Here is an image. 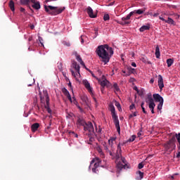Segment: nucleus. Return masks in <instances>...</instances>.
Segmentation results:
<instances>
[{"label":"nucleus","instance_id":"37998d69","mask_svg":"<svg viewBox=\"0 0 180 180\" xmlns=\"http://www.w3.org/2000/svg\"><path fill=\"white\" fill-rule=\"evenodd\" d=\"M86 38V37L85 35H82L80 37L82 44H84V40H85Z\"/></svg>","mask_w":180,"mask_h":180},{"label":"nucleus","instance_id":"72a5a7b5","mask_svg":"<svg viewBox=\"0 0 180 180\" xmlns=\"http://www.w3.org/2000/svg\"><path fill=\"white\" fill-rule=\"evenodd\" d=\"M110 110L111 113L116 112V110L115 109V105H113V104L110 105Z\"/></svg>","mask_w":180,"mask_h":180},{"label":"nucleus","instance_id":"cd10ccee","mask_svg":"<svg viewBox=\"0 0 180 180\" xmlns=\"http://www.w3.org/2000/svg\"><path fill=\"white\" fill-rule=\"evenodd\" d=\"M139 30H140V32H146V30H150V26L149 25H143L140 27Z\"/></svg>","mask_w":180,"mask_h":180},{"label":"nucleus","instance_id":"0eeeda50","mask_svg":"<svg viewBox=\"0 0 180 180\" xmlns=\"http://www.w3.org/2000/svg\"><path fill=\"white\" fill-rule=\"evenodd\" d=\"M62 92L64 94V95H65V96H67V98L69 99V101L72 103H74V105H77V108L79 109H80V110H81V107H79V105H78V102L77 101V99H75V97L71 98V94H70V91H68V90H67V89L63 88L62 89Z\"/></svg>","mask_w":180,"mask_h":180},{"label":"nucleus","instance_id":"f03ea898","mask_svg":"<svg viewBox=\"0 0 180 180\" xmlns=\"http://www.w3.org/2000/svg\"><path fill=\"white\" fill-rule=\"evenodd\" d=\"M72 67L75 70V72H74V70L72 69H70V72H72V77H74V78H75L76 81H77V82H80L79 79L81 78V73H79V70H80V67L79 65H78V63H77L76 61H73L72 63Z\"/></svg>","mask_w":180,"mask_h":180},{"label":"nucleus","instance_id":"2f4dec72","mask_svg":"<svg viewBox=\"0 0 180 180\" xmlns=\"http://www.w3.org/2000/svg\"><path fill=\"white\" fill-rule=\"evenodd\" d=\"M116 108H117L118 110L120 112H121L122 110V106L120 105V102H117V101H115V103Z\"/></svg>","mask_w":180,"mask_h":180},{"label":"nucleus","instance_id":"3c124183","mask_svg":"<svg viewBox=\"0 0 180 180\" xmlns=\"http://www.w3.org/2000/svg\"><path fill=\"white\" fill-rule=\"evenodd\" d=\"M71 133H72V134H74V136H75V137L76 139H78V135H77V134H75V132L72 131Z\"/></svg>","mask_w":180,"mask_h":180},{"label":"nucleus","instance_id":"412c9836","mask_svg":"<svg viewBox=\"0 0 180 180\" xmlns=\"http://www.w3.org/2000/svg\"><path fill=\"white\" fill-rule=\"evenodd\" d=\"M137 176L136 177V180H141L144 178V173L141 172V171L139 170L136 172Z\"/></svg>","mask_w":180,"mask_h":180},{"label":"nucleus","instance_id":"393cba45","mask_svg":"<svg viewBox=\"0 0 180 180\" xmlns=\"http://www.w3.org/2000/svg\"><path fill=\"white\" fill-rule=\"evenodd\" d=\"M77 124L79 126H83V127H85V125L86 124V122H85V120H84V119L82 118H79L77 120Z\"/></svg>","mask_w":180,"mask_h":180},{"label":"nucleus","instance_id":"20e7f679","mask_svg":"<svg viewBox=\"0 0 180 180\" xmlns=\"http://www.w3.org/2000/svg\"><path fill=\"white\" fill-rule=\"evenodd\" d=\"M44 9L47 13H49L51 15H60V13H62L63 11L65 9V7L60 8L57 9V7L52 6H44ZM50 9V10H49ZM54 9H56L54 11ZM50 11H54L53 12H51Z\"/></svg>","mask_w":180,"mask_h":180},{"label":"nucleus","instance_id":"e2e57ef3","mask_svg":"<svg viewBox=\"0 0 180 180\" xmlns=\"http://www.w3.org/2000/svg\"><path fill=\"white\" fill-rule=\"evenodd\" d=\"M111 147H113V141H110V144H109Z\"/></svg>","mask_w":180,"mask_h":180},{"label":"nucleus","instance_id":"4c0bfd02","mask_svg":"<svg viewBox=\"0 0 180 180\" xmlns=\"http://www.w3.org/2000/svg\"><path fill=\"white\" fill-rule=\"evenodd\" d=\"M82 99L84 101V102H85V103H88V102H89L88 96H84L83 97H82Z\"/></svg>","mask_w":180,"mask_h":180},{"label":"nucleus","instance_id":"4468645a","mask_svg":"<svg viewBox=\"0 0 180 180\" xmlns=\"http://www.w3.org/2000/svg\"><path fill=\"white\" fill-rule=\"evenodd\" d=\"M83 85H84L86 89L89 91V94H91V95H94V93L92 92V87L91 86V84H89V82L86 79H84L82 81Z\"/></svg>","mask_w":180,"mask_h":180},{"label":"nucleus","instance_id":"a19ab883","mask_svg":"<svg viewBox=\"0 0 180 180\" xmlns=\"http://www.w3.org/2000/svg\"><path fill=\"white\" fill-rule=\"evenodd\" d=\"M137 94L139 95V96H143L144 95V90L141 89L138 91Z\"/></svg>","mask_w":180,"mask_h":180},{"label":"nucleus","instance_id":"e433bc0d","mask_svg":"<svg viewBox=\"0 0 180 180\" xmlns=\"http://www.w3.org/2000/svg\"><path fill=\"white\" fill-rule=\"evenodd\" d=\"M141 108L143 110V112L145 113V115H147V111H146V108H144V102L141 103Z\"/></svg>","mask_w":180,"mask_h":180},{"label":"nucleus","instance_id":"bf43d9fd","mask_svg":"<svg viewBox=\"0 0 180 180\" xmlns=\"http://www.w3.org/2000/svg\"><path fill=\"white\" fill-rule=\"evenodd\" d=\"M58 64H60V68H59V70H60V71H61V70H63V67L61 66V63H59Z\"/></svg>","mask_w":180,"mask_h":180},{"label":"nucleus","instance_id":"f257e3e1","mask_svg":"<svg viewBox=\"0 0 180 180\" xmlns=\"http://www.w3.org/2000/svg\"><path fill=\"white\" fill-rule=\"evenodd\" d=\"M96 53L98 54V57L101 58V61L104 63V64H108L110 60L109 54L110 56H113V49L110 47L108 44L101 45L98 46Z\"/></svg>","mask_w":180,"mask_h":180},{"label":"nucleus","instance_id":"423d86ee","mask_svg":"<svg viewBox=\"0 0 180 180\" xmlns=\"http://www.w3.org/2000/svg\"><path fill=\"white\" fill-rule=\"evenodd\" d=\"M153 101L155 102H159L158 105V110H161L162 109V106L164 105V98L161 96L159 94H155L153 95Z\"/></svg>","mask_w":180,"mask_h":180},{"label":"nucleus","instance_id":"c85d7f7f","mask_svg":"<svg viewBox=\"0 0 180 180\" xmlns=\"http://www.w3.org/2000/svg\"><path fill=\"white\" fill-rule=\"evenodd\" d=\"M167 67H171L174 64V59L169 58L167 60Z\"/></svg>","mask_w":180,"mask_h":180},{"label":"nucleus","instance_id":"09e8293b","mask_svg":"<svg viewBox=\"0 0 180 180\" xmlns=\"http://www.w3.org/2000/svg\"><path fill=\"white\" fill-rule=\"evenodd\" d=\"M135 108H136V105H134V104H131V105L129 106L130 110H133V109H135Z\"/></svg>","mask_w":180,"mask_h":180},{"label":"nucleus","instance_id":"a211bd4d","mask_svg":"<svg viewBox=\"0 0 180 180\" xmlns=\"http://www.w3.org/2000/svg\"><path fill=\"white\" fill-rule=\"evenodd\" d=\"M20 2L21 5H25L26 6H28L30 10L33 11L32 8H30V4H32V0H20Z\"/></svg>","mask_w":180,"mask_h":180},{"label":"nucleus","instance_id":"0e129e2a","mask_svg":"<svg viewBox=\"0 0 180 180\" xmlns=\"http://www.w3.org/2000/svg\"><path fill=\"white\" fill-rule=\"evenodd\" d=\"M103 147H106V143H105V142H103Z\"/></svg>","mask_w":180,"mask_h":180},{"label":"nucleus","instance_id":"9b49d317","mask_svg":"<svg viewBox=\"0 0 180 180\" xmlns=\"http://www.w3.org/2000/svg\"><path fill=\"white\" fill-rule=\"evenodd\" d=\"M164 147L166 151L171 152L174 148H175V143H174V141L171 139L165 144Z\"/></svg>","mask_w":180,"mask_h":180},{"label":"nucleus","instance_id":"f704fd0d","mask_svg":"<svg viewBox=\"0 0 180 180\" xmlns=\"http://www.w3.org/2000/svg\"><path fill=\"white\" fill-rule=\"evenodd\" d=\"M104 150H105V151L107 153H109L110 155H111V157H113V153H112V151L109 150V148H108V146L104 147Z\"/></svg>","mask_w":180,"mask_h":180},{"label":"nucleus","instance_id":"c756f323","mask_svg":"<svg viewBox=\"0 0 180 180\" xmlns=\"http://www.w3.org/2000/svg\"><path fill=\"white\" fill-rule=\"evenodd\" d=\"M165 23H168L169 25H174L175 21L172 20L171 18H168V20H166Z\"/></svg>","mask_w":180,"mask_h":180},{"label":"nucleus","instance_id":"bb28decb","mask_svg":"<svg viewBox=\"0 0 180 180\" xmlns=\"http://www.w3.org/2000/svg\"><path fill=\"white\" fill-rule=\"evenodd\" d=\"M9 8L12 11V12H15V3L12 0L10 1Z\"/></svg>","mask_w":180,"mask_h":180},{"label":"nucleus","instance_id":"ddd939ff","mask_svg":"<svg viewBox=\"0 0 180 180\" xmlns=\"http://www.w3.org/2000/svg\"><path fill=\"white\" fill-rule=\"evenodd\" d=\"M84 131H89V133H94L95 131V129L94 128V124L91 122L86 123L84 127Z\"/></svg>","mask_w":180,"mask_h":180},{"label":"nucleus","instance_id":"774afa93","mask_svg":"<svg viewBox=\"0 0 180 180\" xmlns=\"http://www.w3.org/2000/svg\"><path fill=\"white\" fill-rule=\"evenodd\" d=\"M30 27L31 29H34V25H31Z\"/></svg>","mask_w":180,"mask_h":180},{"label":"nucleus","instance_id":"de8ad7c7","mask_svg":"<svg viewBox=\"0 0 180 180\" xmlns=\"http://www.w3.org/2000/svg\"><path fill=\"white\" fill-rule=\"evenodd\" d=\"M139 169H141L142 168H144V165H143V162H140L138 165Z\"/></svg>","mask_w":180,"mask_h":180},{"label":"nucleus","instance_id":"864d4df0","mask_svg":"<svg viewBox=\"0 0 180 180\" xmlns=\"http://www.w3.org/2000/svg\"><path fill=\"white\" fill-rule=\"evenodd\" d=\"M131 66H132V67H137V65H136V63L133 62V63H131Z\"/></svg>","mask_w":180,"mask_h":180},{"label":"nucleus","instance_id":"338daca9","mask_svg":"<svg viewBox=\"0 0 180 180\" xmlns=\"http://www.w3.org/2000/svg\"><path fill=\"white\" fill-rule=\"evenodd\" d=\"M66 46H68V47H70V43H66Z\"/></svg>","mask_w":180,"mask_h":180},{"label":"nucleus","instance_id":"052dcab7","mask_svg":"<svg viewBox=\"0 0 180 180\" xmlns=\"http://www.w3.org/2000/svg\"><path fill=\"white\" fill-rule=\"evenodd\" d=\"M123 75H124V77H129V75H130V73H127V74Z\"/></svg>","mask_w":180,"mask_h":180},{"label":"nucleus","instance_id":"79ce46f5","mask_svg":"<svg viewBox=\"0 0 180 180\" xmlns=\"http://www.w3.org/2000/svg\"><path fill=\"white\" fill-rule=\"evenodd\" d=\"M120 25H130V21L122 20V21L120 22Z\"/></svg>","mask_w":180,"mask_h":180},{"label":"nucleus","instance_id":"6ab92c4d","mask_svg":"<svg viewBox=\"0 0 180 180\" xmlns=\"http://www.w3.org/2000/svg\"><path fill=\"white\" fill-rule=\"evenodd\" d=\"M75 56L77 61H78V63H79L81 64V65H83L84 67H85V63L82 60L81 56L78 55V53L77 52L75 53Z\"/></svg>","mask_w":180,"mask_h":180},{"label":"nucleus","instance_id":"6e6d98bb","mask_svg":"<svg viewBox=\"0 0 180 180\" xmlns=\"http://www.w3.org/2000/svg\"><path fill=\"white\" fill-rule=\"evenodd\" d=\"M91 74L94 78H96H96H98V77H96V76H95V75L92 72H91Z\"/></svg>","mask_w":180,"mask_h":180},{"label":"nucleus","instance_id":"603ef678","mask_svg":"<svg viewBox=\"0 0 180 180\" xmlns=\"http://www.w3.org/2000/svg\"><path fill=\"white\" fill-rule=\"evenodd\" d=\"M150 84H154V79L153 78L150 79Z\"/></svg>","mask_w":180,"mask_h":180},{"label":"nucleus","instance_id":"aec40b11","mask_svg":"<svg viewBox=\"0 0 180 180\" xmlns=\"http://www.w3.org/2000/svg\"><path fill=\"white\" fill-rule=\"evenodd\" d=\"M122 157V146H120V143L117 145V155L116 158L117 160H119Z\"/></svg>","mask_w":180,"mask_h":180},{"label":"nucleus","instance_id":"7c9ffc66","mask_svg":"<svg viewBox=\"0 0 180 180\" xmlns=\"http://www.w3.org/2000/svg\"><path fill=\"white\" fill-rule=\"evenodd\" d=\"M134 13H137V15H143V13H144V10L143 9H138V10H135Z\"/></svg>","mask_w":180,"mask_h":180},{"label":"nucleus","instance_id":"49530a36","mask_svg":"<svg viewBox=\"0 0 180 180\" xmlns=\"http://www.w3.org/2000/svg\"><path fill=\"white\" fill-rule=\"evenodd\" d=\"M110 19V17L108 15V14H105L104 16H103V20H109Z\"/></svg>","mask_w":180,"mask_h":180},{"label":"nucleus","instance_id":"b1692460","mask_svg":"<svg viewBox=\"0 0 180 180\" xmlns=\"http://www.w3.org/2000/svg\"><path fill=\"white\" fill-rule=\"evenodd\" d=\"M133 15H134V11H131L126 17L122 18V20H129Z\"/></svg>","mask_w":180,"mask_h":180},{"label":"nucleus","instance_id":"5fc2aeb1","mask_svg":"<svg viewBox=\"0 0 180 180\" xmlns=\"http://www.w3.org/2000/svg\"><path fill=\"white\" fill-rule=\"evenodd\" d=\"M20 12H25V8H22V7H21L20 8Z\"/></svg>","mask_w":180,"mask_h":180},{"label":"nucleus","instance_id":"69168bd1","mask_svg":"<svg viewBox=\"0 0 180 180\" xmlns=\"http://www.w3.org/2000/svg\"><path fill=\"white\" fill-rule=\"evenodd\" d=\"M174 176H175L174 174L171 176L172 179H174Z\"/></svg>","mask_w":180,"mask_h":180},{"label":"nucleus","instance_id":"473e14b6","mask_svg":"<svg viewBox=\"0 0 180 180\" xmlns=\"http://www.w3.org/2000/svg\"><path fill=\"white\" fill-rule=\"evenodd\" d=\"M89 141H88V144H92V143H94V137H92V136H91V135L90 134H89Z\"/></svg>","mask_w":180,"mask_h":180},{"label":"nucleus","instance_id":"a18cd8bd","mask_svg":"<svg viewBox=\"0 0 180 180\" xmlns=\"http://www.w3.org/2000/svg\"><path fill=\"white\" fill-rule=\"evenodd\" d=\"M39 41L40 42L41 46L44 47V44H43V38H41V37H39Z\"/></svg>","mask_w":180,"mask_h":180},{"label":"nucleus","instance_id":"39448f33","mask_svg":"<svg viewBox=\"0 0 180 180\" xmlns=\"http://www.w3.org/2000/svg\"><path fill=\"white\" fill-rule=\"evenodd\" d=\"M146 103H148L149 109L151 110V113L154 114V109L155 108V103L154 102V98L151 94H148L147 97L145 98Z\"/></svg>","mask_w":180,"mask_h":180},{"label":"nucleus","instance_id":"c9c22d12","mask_svg":"<svg viewBox=\"0 0 180 180\" xmlns=\"http://www.w3.org/2000/svg\"><path fill=\"white\" fill-rule=\"evenodd\" d=\"M136 140V135H132L131 138L128 139L129 143H131Z\"/></svg>","mask_w":180,"mask_h":180},{"label":"nucleus","instance_id":"8fccbe9b","mask_svg":"<svg viewBox=\"0 0 180 180\" xmlns=\"http://www.w3.org/2000/svg\"><path fill=\"white\" fill-rule=\"evenodd\" d=\"M159 18L160 19V20H162L163 22L167 21V20H165L164 17L160 16Z\"/></svg>","mask_w":180,"mask_h":180},{"label":"nucleus","instance_id":"5701e85b","mask_svg":"<svg viewBox=\"0 0 180 180\" xmlns=\"http://www.w3.org/2000/svg\"><path fill=\"white\" fill-rule=\"evenodd\" d=\"M40 127V124L39 123H34L31 126L32 131H37V129Z\"/></svg>","mask_w":180,"mask_h":180},{"label":"nucleus","instance_id":"13d9d810","mask_svg":"<svg viewBox=\"0 0 180 180\" xmlns=\"http://www.w3.org/2000/svg\"><path fill=\"white\" fill-rule=\"evenodd\" d=\"M134 89L135 90V91H136V92H139V89L137 88V86H135L134 88Z\"/></svg>","mask_w":180,"mask_h":180},{"label":"nucleus","instance_id":"f8f14e48","mask_svg":"<svg viewBox=\"0 0 180 180\" xmlns=\"http://www.w3.org/2000/svg\"><path fill=\"white\" fill-rule=\"evenodd\" d=\"M96 79L100 83L101 86H103V88H104V86H109V84H110L109 82V81H108V79H106V77L103 75L102 76L101 79L96 78Z\"/></svg>","mask_w":180,"mask_h":180},{"label":"nucleus","instance_id":"680f3d73","mask_svg":"<svg viewBox=\"0 0 180 180\" xmlns=\"http://www.w3.org/2000/svg\"><path fill=\"white\" fill-rule=\"evenodd\" d=\"M157 16H158V13H155V14H153V17H154V18H157Z\"/></svg>","mask_w":180,"mask_h":180},{"label":"nucleus","instance_id":"4d7b16f0","mask_svg":"<svg viewBox=\"0 0 180 180\" xmlns=\"http://www.w3.org/2000/svg\"><path fill=\"white\" fill-rule=\"evenodd\" d=\"M179 157H180V152H178L176 153V158H179Z\"/></svg>","mask_w":180,"mask_h":180},{"label":"nucleus","instance_id":"9d476101","mask_svg":"<svg viewBox=\"0 0 180 180\" xmlns=\"http://www.w3.org/2000/svg\"><path fill=\"white\" fill-rule=\"evenodd\" d=\"M112 120L115 124V127L117 129V131L119 134H120V124L119 122V117L116 114V111L114 112H111Z\"/></svg>","mask_w":180,"mask_h":180},{"label":"nucleus","instance_id":"f3484780","mask_svg":"<svg viewBox=\"0 0 180 180\" xmlns=\"http://www.w3.org/2000/svg\"><path fill=\"white\" fill-rule=\"evenodd\" d=\"M86 13H88L89 18H96V15L94 14V10L91 6H89L86 9Z\"/></svg>","mask_w":180,"mask_h":180},{"label":"nucleus","instance_id":"6e6552de","mask_svg":"<svg viewBox=\"0 0 180 180\" xmlns=\"http://www.w3.org/2000/svg\"><path fill=\"white\" fill-rule=\"evenodd\" d=\"M101 162H102V161L101 160V159H99V158H96L93 159L90 162L89 169H91L92 164H94V167L92 168V172H94V174H96V168L101 166Z\"/></svg>","mask_w":180,"mask_h":180},{"label":"nucleus","instance_id":"a878e982","mask_svg":"<svg viewBox=\"0 0 180 180\" xmlns=\"http://www.w3.org/2000/svg\"><path fill=\"white\" fill-rule=\"evenodd\" d=\"M155 57L156 58H160V57H161V53L160 52V46H157L155 48Z\"/></svg>","mask_w":180,"mask_h":180},{"label":"nucleus","instance_id":"58836bf2","mask_svg":"<svg viewBox=\"0 0 180 180\" xmlns=\"http://www.w3.org/2000/svg\"><path fill=\"white\" fill-rule=\"evenodd\" d=\"M113 88L115 89L117 92H119V91H120V89H119V86L116 83L113 84Z\"/></svg>","mask_w":180,"mask_h":180},{"label":"nucleus","instance_id":"ea45409f","mask_svg":"<svg viewBox=\"0 0 180 180\" xmlns=\"http://www.w3.org/2000/svg\"><path fill=\"white\" fill-rule=\"evenodd\" d=\"M116 139H117V137L116 136H112V137H111L109 140H108V144H112V143H110V141H116Z\"/></svg>","mask_w":180,"mask_h":180},{"label":"nucleus","instance_id":"2eb2a0df","mask_svg":"<svg viewBox=\"0 0 180 180\" xmlns=\"http://www.w3.org/2000/svg\"><path fill=\"white\" fill-rule=\"evenodd\" d=\"M31 4H33L32 5V7L34 9H36L37 11H39V9H40V8H41V6H40V2L36 1V0H31Z\"/></svg>","mask_w":180,"mask_h":180},{"label":"nucleus","instance_id":"dca6fc26","mask_svg":"<svg viewBox=\"0 0 180 180\" xmlns=\"http://www.w3.org/2000/svg\"><path fill=\"white\" fill-rule=\"evenodd\" d=\"M158 86L160 91H162V88H164V79H162V76L161 75H158Z\"/></svg>","mask_w":180,"mask_h":180},{"label":"nucleus","instance_id":"7ed1b4c3","mask_svg":"<svg viewBox=\"0 0 180 180\" xmlns=\"http://www.w3.org/2000/svg\"><path fill=\"white\" fill-rule=\"evenodd\" d=\"M40 99L41 103H44L46 102V105H45V109H46L48 113L51 115L52 111L50 108V98L46 91H44V96H40Z\"/></svg>","mask_w":180,"mask_h":180},{"label":"nucleus","instance_id":"c03bdc74","mask_svg":"<svg viewBox=\"0 0 180 180\" xmlns=\"http://www.w3.org/2000/svg\"><path fill=\"white\" fill-rule=\"evenodd\" d=\"M136 116H137V112H134L133 114L129 115V119H131V117H136Z\"/></svg>","mask_w":180,"mask_h":180},{"label":"nucleus","instance_id":"1a4fd4ad","mask_svg":"<svg viewBox=\"0 0 180 180\" xmlns=\"http://www.w3.org/2000/svg\"><path fill=\"white\" fill-rule=\"evenodd\" d=\"M117 169H120V171H122L123 169H127V168H129V166H127V162L124 158L121 157V161L117 162Z\"/></svg>","mask_w":180,"mask_h":180},{"label":"nucleus","instance_id":"4be33fe9","mask_svg":"<svg viewBox=\"0 0 180 180\" xmlns=\"http://www.w3.org/2000/svg\"><path fill=\"white\" fill-rule=\"evenodd\" d=\"M96 150L98 151V153L101 158H105V153L102 150V148H101V146H98L96 147Z\"/></svg>","mask_w":180,"mask_h":180}]
</instances>
